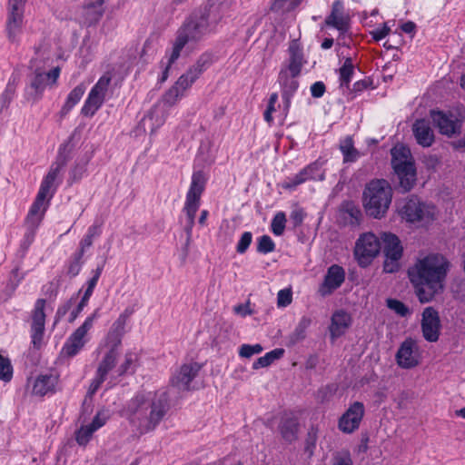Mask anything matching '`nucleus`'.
Masks as SVG:
<instances>
[{
	"label": "nucleus",
	"mask_w": 465,
	"mask_h": 465,
	"mask_svg": "<svg viewBox=\"0 0 465 465\" xmlns=\"http://www.w3.org/2000/svg\"><path fill=\"white\" fill-rule=\"evenodd\" d=\"M168 409L166 391L139 392L128 401L123 413L140 433L144 434L159 425Z\"/></svg>",
	"instance_id": "obj_1"
},
{
	"label": "nucleus",
	"mask_w": 465,
	"mask_h": 465,
	"mask_svg": "<svg viewBox=\"0 0 465 465\" xmlns=\"http://www.w3.org/2000/svg\"><path fill=\"white\" fill-rule=\"evenodd\" d=\"M223 18L220 6L210 5L193 13L178 28L170 54V63H174L182 50L190 43L197 44L216 31Z\"/></svg>",
	"instance_id": "obj_2"
},
{
	"label": "nucleus",
	"mask_w": 465,
	"mask_h": 465,
	"mask_svg": "<svg viewBox=\"0 0 465 465\" xmlns=\"http://www.w3.org/2000/svg\"><path fill=\"white\" fill-rule=\"evenodd\" d=\"M449 263H415L409 268L408 276L421 303L430 302L443 291Z\"/></svg>",
	"instance_id": "obj_3"
},
{
	"label": "nucleus",
	"mask_w": 465,
	"mask_h": 465,
	"mask_svg": "<svg viewBox=\"0 0 465 465\" xmlns=\"http://www.w3.org/2000/svg\"><path fill=\"white\" fill-rule=\"evenodd\" d=\"M391 155L395 189L401 193L411 192L417 183V169L410 149L403 145L394 146Z\"/></svg>",
	"instance_id": "obj_4"
},
{
	"label": "nucleus",
	"mask_w": 465,
	"mask_h": 465,
	"mask_svg": "<svg viewBox=\"0 0 465 465\" xmlns=\"http://www.w3.org/2000/svg\"><path fill=\"white\" fill-rule=\"evenodd\" d=\"M393 190L385 179H372L366 183L362 193V204L368 216L383 218L392 201Z\"/></svg>",
	"instance_id": "obj_5"
},
{
	"label": "nucleus",
	"mask_w": 465,
	"mask_h": 465,
	"mask_svg": "<svg viewBox=\"0 0 465 465\" xmlns=\"http://www.w3.org/2000/svg\"><path fill=\"white\" fill-rule=\"evenodd\" d=\"M207 179L203 171H195L193 173L192 181L189 190L186 193L184 206L183 212L186 215L185 232L191 234L195 223L196 213L201 204V196L204 192Z\"/></svg>",
	"instance_id": "obj_6"
},
{
	"label": "nucleus",
	"mask_w": 465,
	"mask_h": 465,
	"mask_svg": "<svg viewBox=\"0 0 465 465\" xmlns=\"http://www.w3.org/2000/svg\"><path fill=\"white\" fill-rule=\"evenodd\" d=\"M183 93L177 88V86H172L163 96V98L156 103L148 114L143 117L142 123L143 127L147 124L151 129V133H154L159 127H161L166 119L167 110L173 106L182 96Z\"/></svg>",
	"instance_id": "obj_7"
},
{
	"label": "nucleus",
	"mask_w": 465,
	"mask_h": 465,
	"mask_svg": "<svg viewBox=\"0 0 465 465\" xmlns=\"http://www.w3.org/2000/svg\"><path fill=\"white\" fill-rule=\"evenodd\" d=\"M400 214L409 223L427 224L435 219V207L412 195L404 202L400 209Z\"/></svg>",
	"instance_id": "obj_8"
},
{
	"label": "nucleus",
	"mask_w": 465,
	"mask_h": 465,
	"mask_svg": "<svg viewBox=\"0 0 465 465\" xmlns=\"http://www.w3.org/2000/svg\"><path fill=\"white\" fill-rule=\"evenodd\" d=\"M97 317L98 312L95 311L68 337L62 349V353L64 356L72 358L80 352L88 341L87 333L93 328L94 322Z\"/></svg>",
	"instance_id": "obj_9"
},
{
	"label": "nucleus",
	"mask_w": 465,
	"mask_h": 465,
	"mask_svg": "<svg viewBox=\"0 0 465 465\" xmlns=\"http://www.w3.org/2000/svg\"><path fill=\"white\" fill-rule=\"evenodd\" d=\"M110 83L111 77L109 75L104 74L99 78L97 83L91 89L81 109L83 115L93 116L102 106Z\"/></svg>",
	"instance_id": "obj_10"
},
{
	"label": "nucleus",
	"mask_w": 465,
	"mask_h": 465,
	"mask_svg": "<svg viewBox=\"0 0 465 465\" xmlns=\"http://www.w3.org/2000/svg\"><path fill=\"white\" fill-rule=\"evenodd\" d=\"M26 0H8L6 33L10 41L15 42L22 32Z\"/></svg>",
	"instance_id": "obj_11"
},
{
	"label": "nucleus",
	"mask_w": 465,
	"mask_h": 465,
	"mask_svg": "<svg viewBox=\"0 0 465 465\" xmlns=\"http://www.w3.org/2000/svg\"><path fill=\"white\" fill-rule=\"evenodd\" d=\"M364 413V404L361 401H354L339 419V430L346 434L354 432L359 429Z\"/></svg>",
	"instance_id": "obj_12"
},
{
	"label": "nucleus",
	"mask_w": 465,
	"mask_h": 465,
	"mask_svg": "<svg viewBox=\"0 0 465 465\" xmlns=\"http://www.w3.org/2000/svg\"><path fill=\"white\" fill-rule=\"evenodd\" d=\"M70 159L71 150L69 149V142L64 143L60 145L55 162L51 165L49 172L43 179L40 188L50 193L58 174Z\"/></svg>",
	"instance_id": "obj_13"
},
{
	"label": "nucleus",
	"mask_w": 465,
	"mask_h": 465,
	"mask_svg": "<svg viewBox=\"0 0 465 465\" xmlns=\"http://www.w3.org/2000/svg\"><path fill=\"white\" fill-rule=\"evenodd\" d=\"M430 117L434 126L439 129L441 134L451 137L460 133L461 122L453 114L431 110Z\"/></svg>",
	"instance_id": "obj_14"
},
{
	"label": "nucleus",
	"mask_w": 465,
	"mask_h": 465,
	"mask_svg": "<svg viewBox=\"0 0 465 465\" xmlns=\"http://www.w3.org/2000/svg\"><path fill=\"white\" fill-rule=\"evenodd\" d=\"M421 316L420 325L424 339L429 342L437 341L441 329L439 312L433 307H427Z\"/></svg>",
	"instance_id": "obj_15"
},
{
	"label": "nucleus",
	"mask_w": 465,
	"mask_h": 465,
	"mask_svg": "<svg viewBox=\"0 0 465 465\" xmlns=\"http://www.w3.org/2000/svg\"><path fill=\"white\" fill-rule=\"evenodd\" d=\"M381 249L379 238L372 232H366L360 236L355 243L354 254L358 258H371L377 256Z\"/></svg>",
	"instance_id": "obj_16"
},
{
	"label": "nucleus",
	"mask_w": 465,
	"mask_h": 465,
	"mask_svg": "<svg viewBox=\"0 0 465 465\" xmlns=\"http://www.w3.org/2000/svg\"><path fill=\"white\" fill-rule=\"evenodd\" d=\"M45 300L38 299L32 312L31 337L35 347H39L45 333Z\"/></svg>",
	"instance_id": "obj_17"
},
{
	"label": "nucleus",
	"mask_w": 465,
	"mask_h": 465,
	"mask_svg": "<svg viewBox=\"0 0 465 465\" xmlns=\"http://www.w3.org/2000/svg\"><path fill=\"white\" fill-rule=\"evenodd\" d=\"M396 361L403 369H411L419 364V348L414 340L409 338L401 344Z\"/></svg>",
	"instance_id": "obj_18"
},
{
	"label": "nucleus",
	"mask_w": 465,
	"mask_h": 465,
	"mask_svg": "<svg viewBox=\"0 0 465 465\" xmlns=\"http://www.w3.org/2000/svg\"><path fill=\"white\" fill-rule=\"evenodd\" d=\"M202 366L197 362L183 364L171 378V384L179 391H189L190 383L198 375Z\"/></svg>",
	"instance_id": "obj_19"
},
{
	"label": "nucleus",
	"mask_w": 465,
	"mask_h": 465,
	"mask_svg": "<svg viewBox=\"0 0 465 465\" xmlns=\"http://www.w3.org/2000/svg\"><path fill=\"white\" fill-rule=\"evenodd\" d=\"M345 280V272L342 267L333 263L329 269L324 277L323 282L318 289V293L322 297L331 295L337 290Z\"/></svg>",
	"instance_id": "obj_20"
},
{
	"label": "nucleus",
	"mask_w": 465,
	"mask_h": 465,
	"mask_svg": "<svg viewBox=\"0 0 465 465\" xmlns=\"http://www.w3.org/2000/svg\"><path fill=\"white\" fill-rule=\"evenodd\" d=\"M289 75L287 70L282 69L279 73L278 81L282 87V98L283 102V110L288 112L291 107L292 98L299 87V82Z\"/></svg>",
	"instance_id": "obj_21"
},
{
	"label": "nucleus",
	"mask_w": 465,
	"mask_h": 465,
	"mask_svg": "<svg viewBox=\"0 0 465 465\" xmlns=\"http://www.w3.org/2000/svg\"><path fill=\"white\" fill-rule=\"evenodd\" d=\"M381 240V249L386 259L391 262H399L403 252V247L399 237L391 232H384Z\"/></svg>",
	"instance_id": "obj_22"
},
{
	"label": "nucleus",
	"mask_w": 465,
	"mask_h": 465,
	"mask_svg": "<svg viewBox=\"0 0 465 465\" xmlns=\"http://www.w3.org/2000/svg\"><path fill=\"white\" fill-rule=\"evenodd\" d=\"M49 192L39 188L37 195L30 207L25 221L27 223H41L44 219L45 213L49 205V200L46 201V197Z\"/></svg>",
	"instance_id": "obj_23"
},
{
	"label": "nucleus",
	"mask_w": 465,
	"mask_h": 465,
	"mask_svg": "<svg viewBox=\"0 0 465 465\" xmlns=\"http://www.w3.org/2000/svg\"><path fill=\"white\" fill-rule=\"evenodd\" d=\"M412 133L418 143L422 147H430L435 140L430 123L426 119H418L412 124Z\"/></svg>",
	"instance_id": "obj_24"
},
{
	"label": "nucleus",
	"mask_w": 465,
	"mask_h": 465,
	"mask_svg": "<svg viewBox=\"0 0 465 465\" xmlns=\"http://www.w3.org/2000/svg\"><path fill=\"white\" fill-rule=\"evenodd\" d=\"M45 81V73L35 70V72L30 76L29 85L25 88V99L27 101H32L33 103L39 101L42 98L46 86Z\"/></svg>",
	"instance_id": "obj_25"
},
{
	"label": "nucleus",
	"mask_w": 465,
	"mask_h": 465,
	"mask_svg": "<svg viewBox=\"0 0 465 465\" xmlns=\"http://www.w3.org/2000/svg\"><path fill=\"white\" fill-rule=\"evenodd\" d=\"M361 211L352 201H344L339 209V220L343 225L358 226L361 220Z\"/></svg>",
	"instance_id": "obj_26"
},
{
	"label": "nucleus",
	"mask_w": 465,
	"mask_h": 465,
	"mask_svg": "<svg viewBox=\"0 0 465 465\" xmlns=\"http://www.w3.org/2000/svg\"><path fill=\"white\" fill-rule=\"evenodd\" d=\"M131 313V312L125 310L123 313L119 315L117 320L112 324L106 336V341L109 344H111V347L117 349L118 346L121 344L122 337L124 336L125 331V325Z\"/></svg>",
	"instance_id": "obj_27"
},
{
	"label": "nucleus",
	"mask_w": 465,
	"mask_h": 465,
	"mask_svg": "<svg viewBox=\"0 0 465 465\" xmlns=\"http://www.w3.org/2000/svg\"><path fill=\"white\" fill-rule=\"evenodd\" d=\"M319 170L316 163H311L302 169L297 174L292 177H288L282 183V187L289 190H294L297 186L302 184L308 180L316 179L315 173Z\"/></svg>",
	"instance_id": "obj_28"
},
{
	"label": "nucleus",
	"mask_w": 465,
	"mask_h": 465,
	"mask_svg": "<svg viewBox=\"0 0 465 465\" xmlns=\"http://www.w3.org/2000/svg\"><path fill=\"white\" fill-rule=\"evenodd\" d=\"M325 25L344 33L349 28L347 19L343 16V5L340 0L334 1L331 14L325 19Z\"/></svg>",
	"instance_id": "obj_29"
},
{
	"label": "nucleus",
	"mask_w": 465,
	"mask_h": 465,
	"mask_svg": "<svg viewBox=\"0 0 465 465\" xmlns=\"http://www.w3.org/2000/svg\"><path fill=\"white\" fill-rule=\"evenodd\" d=\"M102 233V223L95 222L91 225L86 232V234L80 241L79 248L74 253V259L76 262L80 261L85 252L89 251L93 245L94 240L98 238Z\"/></svg>",
	"instance_id": "obj_30"
},
{
	"label": "nucleus",
	"mask_w": 465,
	"mask_h": 465,
	"mask_svg": "<svg viewBox=\"0 0 465 465\" xmlns=\"http://www.w3.org/2000/svg\"><path fill=\"white\" fill-rule=\"evenodd\" d=\"M278 429L282 438L286 442L292 443L298 438L300 423L296 417L286 415L282 418Z\"/></svg>",
	"instance_id": "obj_31"
},
{
	"label": "nucleus",
	"mask_w": 465,
	"mask_h": 465,
	"mask_svg": "<svg viewBox=\"0 0 465 465\" xmlns=\"http://www.w3.org/2000/svg\"><path fill=\"white\" fill-rule=\"evenodd\" d=\"M351 322V315L343 310L336 311L331 316L330 332L332 339L341 336L350 327Z\"/></svg>",
	"instance_id": "obj_32"
},
{
	"label": "nucleus",
	"mask_w": 465,
	"mask_h": 465,
	"mask_svg": "<svg viewBox=\"0 0 465 465\" xmlns=\"http://www.w3.org/2000/svg\"><path fill=\"white\" fill-rule=\"evenodd\" d=\"M290 59L287 72H290L292 76L297 77L302 71L304 64L302 50L300 47L299 43L294 40L289 46Z\"/></svg>",
	"instance_id": "obj_33"
},
{
	"label": "nucleus",
	"mask_w": 465,
	"mask_h": 465,
	"mask_svg": "<svg viewBox=\"0 0 465 465\" xmlns=\"http://www.w3.org/2000/svg\"><path fill=\"white\" fill-rule=\"evenodd\" d=\"M58 382V376L54 374L39 375L33 386V394L37 396H45L49 392H54Z\"/></svg>",
	"instance_id": "obj_34"
},
{
	"label": "nucleus",
	"mask_w": 465,
	"mask_h": 465,
	"mask_svg": "<svg viewBox=\"0 0 465 465\" xmlns=\"http://www.w3.org/2000/svg\"><path fill=\"white\" fill-rule=\"evenodd\" d=\"M105 0H85L84 4L85 21L89 25L96 24L104 15Z\"/></svg>",
	"instance_id": "obj_35"
},
{
	"label": "nucleus",
	"mask_w": 465,
	"mask_h": 465,
	"mask_svg": "<svg viewBox=\"0 0 465 465\" xmlns=\"http://www.w3.org/2000/svg\"><path fill=\"white\" fill-rule=\"evenodd\" d=\"M118 355V350L111 347L100 361L95 373L106 379L108 373L115 368Z\"/></svg>",
	"instance_id": "obj_36"
},
{
	"label": "nucleus",
	"mask_w": 465,
	"mask_h": 465,
	"mask_svg": "<svg viewBox=\"0 0 465 465\" xmlns=\"http://www.w3.org/2000/svg\"><path fill=\"white\" fill-rule=\"evenodd\" d=\"M214 62V54L213 52L206 51L203 53L195 61V63L191 65L188 70L190 74H193V79L196 77L197 79L200 75L205 72Z\"/></svg>",
	"instance_id": "obj_37"
},
{
	"label": "nucleus",
	"mask_w": 465,
	"mask_h": 465,
	"mask_svg": "<svg viewBox=\"0 0 465 465\" xmlns=\"http://www.w3.org/2000/svg\"><path fill=\"white\" fill-rule=\"evenodd\" d=\"M85 92V86L83 84L75 86L67 95L64 104L60 111L61 117H64L79 103Z\"/></svg>",
	"instance_id": "obj_38"
},
{
	"label": "nucleus",
	"mask_w": 465,
	"mask_h": 465,
	"mask_svg": "<svg viewBox=\"0 0 465 465\" xmlns=\"http://www.w3.org/2000/svg\"><path fill=\"white\" fill-rule=\"evenodd\" d=\"M340 150L343 155V163H354L360 157V152L354 147L351 136H347L341 142Z\"/></svg>",
	"instance_id": "obj_39"
},
{
	"label": "nucleus",
	"mask_w": 465,
	"mask_h": 465,
	"mask_svg": "<svg viewBox=\"0 0 465 465\" xmlns=\"http://www.w3.org/2000/svg\"><path fill=\"white\" fill-rule=\"evenodd\" d=\"M18 80H19L18 76L15 74H13L10 76L8 83L5 86V89L2 93L1 97H0L2 110L8 108L12 100L14 99L16 86L18 84Z\"/></svg>",
	"instance_id": "obj_40"
},
{
	"label": "nucleus",
	"mask_w": 465,
	"mask_h": 465,
	"mask_svg": "<svg viewBox=\"0 0 465 465\" xmlns=\"http://www.w3.org/2000/svg\"><path fill=\"white\" fill-rule=\"evenodd\" d=\"M284 352L285 351L282 348H277L267 352L264 356L258 358L252 363V369L258 370L260 368H265L270 366L276 360L281 359L283 356Z\"/></svg>",
	"instance_id": "obj_41"
},
{
	"label": "nucleus",
	"mask_w": 465,
	"mask_h": 465,
	"mask_svg": "<svg viewBox=\"0 0 465 465\" xmlns=\"http://www.w3.org/2000/svg\"><path fill=\"white\" fill-rule=\"evenodd\" d=\"M353 74L354 64L352 63V59L348 57L345 59L343 65L339 70L341 87L349 88Z\"/></svg>",
	"instance_id": "obj_42"
},
{
	"label": "nucleus",
	"mask_w": 465,
	"mask_h": 465,
	"mask_svg": "<svg viewBox=\"0 0 465 465\" xmlns=\"http://www.w3.org/2000/svg\"><path fill=\"white\" fill-rule=\"evenodd\" d=\"M286 224V216L283 212L277 213L272 220L271 230L276 236H281L284 232Z\"/></svg>",
	"instance_id": "obj_43"
},
{
	"label": "nucleus",
	"mask_w": 465,
	"mask_h": 465,
	"mask_svg": "<svg viewBox=\"0 0 465 465\" xmlns=\"http://www.w3.org/2000/svg\"><path fill=\"white\" fill-rule=\"evenodd\" d=\"M312 320L308 317H302L296 326L294 331L292 334V341L293 342L302 341L306 336V330L311 325Z\"/></svg>",
	"instance_id": "obj_44"
},
{
	"label": "nucleus",
	"mask_w": 465,
	"mask_h": 465,
	"mask_svg": "<svg viewBox=\"0 0 465 465\" xmlns=\"http://www.w3.org/2000/svg\"><path fill=\"white\" fill-rule=\"evenodd\" d=\"M137 357L136 354L133 351H127L124 354V360L120 364V366L117 369L118 376H124V374L128 373L130 371L134 372V363L136 361Z\"/></svg>",
	"instance_id": "obj_45"
},
{
	"label": "nucleus",
	"mask_w": 465,
	"mask_h": 465,
	"mask_svg": "<svg viewBox=\"0 0 465 465\" xmlns=\"http://www.w3.org/2000/svg\"><path fill=\"white\" fill-rule=\"evenodd\" d=\"M275 249V243L269 235H262L257 239L256 251L260 253H269Z\"/></svg>",
	"instance_id": "obj_46"
},
{
	"label": "nucleus",
	"mask_w": 465,
	"mask_h": 465,
	"mask_svg": "<svg viewBox=\"0 0 465 465\" xmlns=\"http://www.w3.org/2000/svg\"><path fill=\"white\" fill-rule=\"evenodd\" d=\"M13 377V366L8 358L0 354V380L10 381Z\"/></svg>",
	"instance_id": "obj_47"
},
{
	"label": "nucleus",
	"mask_w": 465,
	"mask_h": 465,
	"mask_svg": "<svg viewBox=\"0 0 465 465\" xmlns=\"http://www.w3.org/2000/svg\"><path fill=\"white\" fill-rule=\"evenodd\" d=\"M300 4V0H274L271 9L273 12L292 11Z\"/></svg>",
	"instance_id": "obj_48"
},
{
	"label": "nucleus",
	"mask_w": 465,
	"mask_h": 465,
	"mask_svg": "<svg viewBox=\"0 0 465 465\" xmlns=\"http://www.w3.org/2000/svg\"><path fill=\"white\" fill-rule=\"evenodd\" d=\"M39 225H40V223H27L25 221L26 231L24 235V240L22 242V246L24 248H28L31 245V243L34 242L35 236V233H36V231H37V228Z\"/></svg>",
	"instance_id": "obj_49"
},
{
	"label": "nucleus",
	"mask_w": 465,
	"mask_h": 465,
	"mask_svg": "<svg viewBox=\"0 0 465 465\" xmlns=\"http://www.w3.org/2000/svg\"><path fill=\"white\" fill-rule=\"evenodd\" d=\"M94 430L88 424L82 426L75 433V440L79 445H86L92 438Z\"/></svg>",
	"instance_id": "obj_50"
},
{
	"label": "nucleus",
	"mask_w": 465,
	"mask_h": 465,
	"mask_svg": "<svg viewBox=\"0 0 465 465\" xmlns=\"http://www.w3.org/2000/svg\"><path fill=\"white\" fill-rule=\"evenodd\" d=\"M386 302L389 309L394 311L401 317H406L411 313L409 308L399 300L388 299Z\"/></svg>",
	"instance_id": "obj_51"
},
{
	"label": "nucleus",
	"mask_w": 465,
	"mask_h": 465,
	"mask_svg": "<svg viewBox=\"0 0 465 465\" xmlns=\"http://www.w3.org/2000/svg\"><path fill=\"white\" fill-rule=\"evenodd\" d=\"M263 351V348L261 344L256 343L253 345L251 344H242L239 348V355L242 358H251L254 354H259Z\"/></svg>",
	"instance_id": "obj_52"
},
{
	"label": "nucleus",
	"mask_w": 465,
	"mask_h": 465,
	"mask_svg": "<svg viewBox=\"0 0 465 465\" xmlns=\"http://www.w3.org/2000/svg\"><path fill=\"white\" fill-rule=\"evenodd\" d=\"M193 74H190V71L187 70L184 74H183L178 80L175 82V86L179 88L183 93L190 88L193 84L197 80L196 77L192 78Z\"/></svg>",
	"instance_id": "obj_53"
},
{
	"label": "nucleus",
	"mask_w": 465,
	"mask_h": 465,
	"mask_svg": "<svg viewBox=\"0 0 465 465\" xmlns=\"http://www.w3.org/2000/svg\"><path fill=\"white\" fill-rule=\"evenodd\" d=\"M318 440V429L312 426L307 432L305 439V450L312 453Z\"/></svg>",
	"instance_id": "obj_54"
},
{
	"label": "nucleus",
	"mask_w": 465,
	"mask_h": 465,
	"mask_svg": "<svg viewBox=\"0 0 465 465\" xmlns=\"http://www.w3.org/2000/svg\"><path fill=\"white\" fill-rule=\"evenodd\" d=\"M252 241V233L251 232H244L236 245V252L238 253H244L249 248Z\"/></svg>",
	"instance_id": "obj_55"
},
{
	"label": "nucleus",
	"mask_w": 465,
	"mask_h": 465,
	"mask_svg": "<svg viewBox=\"0 0 465 465\" xmlns=\"http://www.w3.org/2000/svg\"><path fill=\"white\" fill-rule=\"evenodd\" d=\"M292 293L290 289H282L279 291L277 295V304L279 307H286L292 303Z\"/></svg>",
	"instance_id": "obj_56"
},
{
	"label": "nucleus",
	"mask_w": 465,
	"mask_h": 465,
	"mask_svg": "<svg viewBox=\"0 0 465 465\" xmlns=\"http://www.w3.org/2000/svg\"><path fill=\"white\" fill-rule=\"evenodd\" d=\"M304 217L305 213L302 208L293 209L290 214V220L293 228L301 226Z\"/></svg>",
	"instance_id": "obj_57"
},
{
	"label": "nucleus",
	"mask_w": 465,
	"mask_h": 465,
	"mask_svg": "<svg viewBox=\"0 0 465 465\" xmlns=\"http://www.w3.org/2000/svg\"><path fill=\"white\" fill-rule=\"evenodd\" d=\"M23 278L24 273L20 272L19 267L15 266L11 270L8 284L11 286L13 291L16 288Z\"/></svg>",
	"instance_id": "obj_58"
},
{
	"label": "nucleus",
	"mask_w": 465,
	"mask_h": 465,
	"mask_svg": "<svg viewBox=\"0 0 465 465\" xmlns=\"http://www.w3.org/2000/svg\"><path fill=\"white\" fill-rule=\"evenodd\" d=\"M106 379H104L95 373V377L92 380V381L90 383V386H89V389L87 391V396L92 398L96 393V391L99 390V388L101 387V385L103 384V382Z\"/></svg>",
	"instance_id": "obj_59"
},
{
	"label": "nucleus",
	"mask_w": 465,
	"mask_h": 465,
	"mask_svg": "<svg viewBox=\"0 0 465 465\" xmlns=\"http://www.w3.org/2000/svg\"><path fill=\"white\" fill-rule=\"evenodd\" d=\"M416 262H448L441 254L437 252H430L428 254L420 253L416 259Z\"/></svg>",
	"instance_id": "obj_60"
},
{
	"label": "nucleus",
	"mask_w": 465,
	"mask_h": 465,
	"mask_svg": "<svg viewBox=\"0 0 465 465\" xmlns=\"http://www.w3.org/2000/svg\"><path fill=\"white\" fill-rule=\"evenodd\" d=\"M107 419L108 416L104 412H98L89 425L96 431L106 423Z\"/></svg>",
	"instance_id": "obj_61"
},
{
	"label": "nucleus",
	"mask_w": 465,
	"mask_h": 465,
	"mask_svg": "<svg viewBox=\"0 0 465 465\" xmlns=\"http://www.w3.org/2000/svg\"><path fill=\"white\" fill-rule=\"evenodd\" d=\"M84 172L85 168L84 165L75 164L70 171L69 183H73L74 182L79 181L82 178Z\"/></svg>",
	"instance_id": "obj_62"
},
{
	"label": "nucleus",
	"mask_w": 465,
	"mask_h": 465,
	"mask_svg": "<svg viewBox=\"0 0 465 465\" xmlns=\"http://www.w3.org/2000/svg\"><path fill=\"white\" fill-rule=\"evenodd\" d=\"M326 91V86L323 82L318 81L311 85V94L314 98H321Z\"/></svg>",
	"instance_id": "obj_63"
},
{
	"label": "nucleus",
	"mask_w": 465,
	"mask_h": 465,
	"mask_svg": "<svg viewBox=\"0 0 465 465\" xmlns=\"http://www.w3.org/2000/svg\"><path fill=\"white\" fill-rule=\"evenodd\" d=\"M332 465H353L350 453H341L334 457Z\"/></svg>",
	"instance_id": "obj_64"
}]
</instances>
